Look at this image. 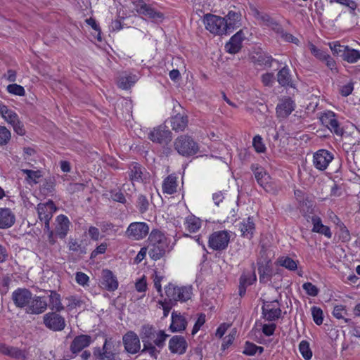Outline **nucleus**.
Instances as JSON below:
<instances>
[{
    "mask_svg": "<svg viewBox=\"0 0 360 360\" xmlns=\"http://www.w3.org/2000/svg\"><path fill=\"white\" fill-rule=\"evenodd\" d=\"M354 90V83L352 81L342 85L340 88V93L342 96H348Z\"/></svg>",
    "mask_w": 360,
    "mask_h": 360,
    "instance_id": "680f3d73",
    "label": "nucleus"
},
{
    "mask_svg": "<svg viewBox=\"0 0 360 360\" xmlns=\"http://www.w3.org/2000/svg\"><path fill=\"white\" fill-rule=\"evenodd\" d=\"M138 12L148 18L155 20H160L162 18L161 13L155 11L153 8L146 4L141 5L139 8Z\"/></svg>",
    "mask_w": 360,
    "mask_h": 360,
    "instance_id": "f704fd0d",
    "label": "nucleus"
},
{
    "mask_svg": "<svg viewBox=\"0 0 360 360\" xmlns=\"http://www.w3.org/2000/svg\"><path fill=\"white\" fill-rule=\"evenodd\" d=\"M257 277L255 271L249 274H243L240 278V284L249 286L256 281Z\"/></svg>",
    "mask_w": 360,
    "mask_h": 360,
    "instance_id": "de8ad7c7",
    "label": "nucleus"
},
{
    "mask_svg": "<svg viewBox=\"0 0 360 360\" xmlns=\"http://www.w3.org/2000/svg\"><path fill=\"white\" fill-rule=\"evenodd\" d=\"M175 150L183 156H190L197 153L198 146L189 136H181L174 142Z\"/></svg>",
    "mask_w": 360,
    "mask_h": 360,
    "instance_id": "20e7f679",
    "label": "nucleus"
},
{
    "mask_svg": "<svg viewBox=\"0 0 360 360\" xmlns=\"http://www.w3.org/2000/svg\"><path fill=\"white\" fill-rule=\"evenodd\" d=\"M142 352H148L149 354L154 358H157L158 354H159V351L155 348V345H154L152 342L147 343L143 345V349Z\"/></svg>",
    "mask_w": 360,
    "mask_h": 360,
    "instance_id": "69168bd1",
    "label": "nucleus"
},
{
    "mask_svg": "<svg viewBox=\"0 0 360 360\" xmlns=\"http://www.w3.org/2000/svg\"><path fill=\"white\" fill-rule=\"evenodd\" d=\"M172 322L169 326V329L173 333H179L184 331L187 326V320L186 317L178 311H173L172 313Z\"/></svg>",
    "mask_w": 360,
    "mask_h": 360,
    "instance_id": "412c9836",
    "label": "nucleus"
},
{
    "mask_svg": "<svg viewBox=\"0 0 360 360\" xmlns=\"http://www.w3.org/2000/svg\"><path fill=\"white\" fill-rule=\"evenodd\" d=\"M91 342V338L87 335H81L75 337L71 344L70 349L73 353H77L85 347H87Z\"/></svg>",
    "mask_w": 360,
    "mask_h": 360,
    "instance_id": "a878e982",
    "label": "nucleus"
},
{
    "mask_svg": "<svg viewBox=\"0 0 360 360\" xmlns=\"http://www.w3.org/2000/svg\"><path fill=\"white\" fill-rule=\"evenodd\" d=\"M230 237V232L228 231H214L209 237L208 246L213 250H223L227 248Z\"/></svg>",
    "mask_w": 360,
    "mask_h": 360,
    "instance_id": "39448f33",
    "label": "nucleus"
},
{
    "mask_svg": "<svg viewBox=\"0 0 360 360\" xmlns=\"http://www.w3.org/2000/svg\"><path fill=\"white\" fill-rule=\"evenodd\" d=\"M178 183L176 176L171 174L165 178L162 182V192L172 195L176 191Z\"/></svg>",
    "mask_w": 360,
    "mask_h": 360,
    "instance_id": "c85d7f7f",
    "label": "nucleus"
},
{
    "mask_svg": "<svg viewBox=\"0 0 360 360\" xmlns=\"http://www.w3.org/2000/svg\"><path fill=\"white\" fill-rule=\"evenodd\" d=\"M277 264L285 267L289 271H295L297 268V261L292 259L289 257H280L276 262Z\"/></svg>",
    "mask_w": 360,
    "mask_h": 360,
    "instance_id": "58836bf2",
    "label": "nucleus"
},
{
    "mask_svg": "<svg viewBox=\"0 0 360 360\" xmlns=\"http://www.w3.org/2000/svg\"><path fill=\"white\" fill-rule=\"evenodd\" d=\"M148 139L153 142L167 143L171 140V131L166 127L160 126L149 132Z\"/></svg>",
    "mask_w": 360,
    "mask_h": 360,
    "instance_id": "f3484780",
    "label": "nucleus"
},
{
    "mask_svg": "<svg viewBox=\"0 0 360 360\" xmlns=\"http://www.w3.org/2000/svg\"><path fill=\"white\" fill-rule=\"evenodd\" d=\"M102 286L108 291H115L118 288V281L112 272L108 269L102 271L101 281Z\"/></svg>",
    "mask_w": 360,
    "mask_h": 360,
    "instance_id": "5701e85b",
    "label": "nucleus"
},
{
    "mask_svg": "<svg viewBox=\"0 0 360 360\" xmlns=\"http://www.w3.org/2000/svg\"><path fill=\"white\" fill-rule=\"evenodd\" d=\"M205 323V314H200L197 321H195L194 326L192 330V335H194L196 334L198 330L200 329V328L204 325Z\"/></svg>",
    "mask_w": 360,
    "mask_h": 360,
    "instance_id": "0e129e2a",
    "label": "nucleus"
},
{
    "mask_svg": "<svg viewBox=\"0 0 360 360\" xmlns=\"http://www.w3.org/2000/svg\"><path fill=\"white\" fill-rule=\"evenodd\" d=\"M149 229L148 225L145 222H132L127 227L125 234L130 239L139 240L148 234Z\"/></svg>",
    "mask_w": 360,
    "mask_h": 360,
    "instance_id": "0eeeda50",
    "label": "nucleus"
},
{
    "mask_svg": "<svg viewBox=\"0 0 360 360\" xmlns=\"http://www.w3.org/2000/svg\"><path fill=\"white\" fill-rule=\"evenodd\" d=\"M251 169L254 172L255 177L257 183L266 191H270V176L266 172L264 169L257 165H252Z\"/></svg>",
    "mask_w": 360,
    "mask_h": 360,
    "instance_id": "aec40b11",
    "label": "nucleus"
},
{
    "mask_svg": "<svg viewBox=\"0 0 360 360\" xmlns=\"http://www.w3.org/2000/svg\"><path fill=\"white\" fill-rule=\"evenodd\" d=\"M295 108L294 101L290 97L281 98L276 108V115L278 118H286Z\"/></svg>",
    "mask_w": 360,
    "mask_h": 360,
    "instance_id": "2eb2a0df",
    "label": "nucleus"
},
{
    "mask_svg": "<svg viewBox=\"0 0 360 360\" xmlns=\"http://www.w3.org/2000/svg\"><path fill=\"white\" fill-rule=\"evenodd\" d=\"M32 292L27 288H18L12 292L11 300L17 308L25 309L32 299Z\"/></svg>",
    "mask_w": 360,
    "mask_h": 360,
    "instance_id": "f8f14e48",
    "label": "nucleus"
},
{
    "mask_svg": "<svg viewBox=\"0 0 360 360\" xmlns=\"http://www.w3.org/2000/svg\"><path fill=\"white\" fill-rule=\"evenodd\" d=\"M154 336L155 338H153L152 340V343L161 349L165 346L166 339L169 335L166 334L163 330H159L156 331Z\"/></svg>",
    "mask_w": 360,
    "mask_h": 360,
    "instance_id": "c03bdc74",
    "label": "nucleus"
},
{
    "mask_svg": "<svg viewBox=\"0 0 360 360\" xmlns=\"http://www.w3.org/2000/svg\"><path fill=\"white\" fill-rule=\"evenodd\" d=\"M264 349L262 347L257 346L256 345L247 342L245 345L243 353L246 355L252 356L256 353H262Z\"/></svg>",
    "mask_w": 360,
    "mask_h": 360,
    "instance_id": "49530a36",
    "label": "nucleus"
},
{
    "mask_svg": "<svg viewBox=\"0 0 360 360\" xmlns=\"http://www.w3.org/2000/svg\"><path fill=\"white\" fill-rule=\"evenodd\" d=\"M6 89L8 93L13 95L23 96L25 94V91L24 88L22 86L17 84H12L8 85Z\"/></svg>",
    "mask_w": 360,
    "mask_h": 360,
    "instance_id": "8fccbe9b",
    "label": "nucleus"
},
{
    "mask_svg": "<svg viewBox=\"0 0 360 360\" xmlns=\"http://www.w3.org/2000/svg\"><path fill=\"white\" fill-rule=\"evenodd\" d=\"M123 343L125 349L131 354H136L141 349L139 338L133 331H129L123 336Z\"/></svg>",
    "mask_w": 360,
    "mask_h": 360,
    "instance_id": "dca6fc26",
    "label": "nucleus"
},
{
    "mask_svg": "<svg viewBox=\"0 0 360 360\" xmlns=\"http://www.w3.org/2000/svg\"><path fill=\"white\" fill-rule=\"evenodd\" d=\"M226 34L233 31L241 25V15L240 13L230 11L225 16Z\"/></svg>",
    "mask_w": 360,
    "mask_h": 360,
    "instance_id": "393cba45",
    "label": "nucleus"
},
{
    "mask_svg": "<svg viewBox=\"0 0 360 360\" xmlns=\"http://www.w3.org/2000/svg\"><path fill=\"white\" fill-rule=\"evenodd\" d=\"M311 314L313 316L314 321L317 325H321L323 323V311L322 310L317 307H313L311 308Z\"/></svg>",
    "mask_w": 360,
    "mask_h": 360,
    "instance_id": "13d9d810",
    "label": "nucleus"
},
{
    "mask_svg": "<svg viewBox=\"0 0 360 360\" xmlns=\"http://www.w3.org/2000/svg\"><path fill=\"white\" fill-rule=\"evenodd\" d=\"M0 353L14 358H20L22 356V352L19 349L1 343H0Z\"/></svg>",
    "mask_w": 360,
    "mask_h": 360,
    "instance_id": "ea45409f",
    "label": "nucleus"
},
{
    "mask_svg": "<svg viewBox=\"0 0 360 360\" xmlns=\"http://www.w3.org/2000/svg\"><path fill=\"white\" fill-rule=\"evenodd\" d=\"M56 207L53 201L49 200L45 203H39L37 205V212L39 219L44 223V229L49 230V221Z\"/></svg>",
    "mask_w": 360,
    "mask_h": 360,
    "instance_id": "9b49d317",
    "label": "nucleus"
},
{
    "mask_svg": "<svg viewBox=\"0 0 360 360\" xmlns=\"http://www.w3.org/2000/svg\"><path fill=\"white\" fill-rule=\"evenodd\" d=\"M262 314L264 318L268 321H274L278 319L281 314L278 302L274 301L264 303L262 306Z\"/></svg>",
    "mask_w": 360,
    "mask_h": 360,
    "instance_id": "6ab92c4d",
    "label": "nucleus"
},
{
    "mask_svg": "<svg viewBox=\"0 0 360 360\" xmlns=\"http://www.w3.org/2000/svg\"><path fill=\"white\" fill-rule=\"evenodd\" d=\"M319 119L322 124L326 126L331 132L337 135L342 134V129L339 126L336 115L333 111L328 110L323 112L321 113Z\"/></svg>",
    "mask_w": 360,
    "mask_h": 360,
    "instance_id": "ddd939ff",
    "label": "nucleus"
},
{
    "mask_svg": "<svg viewBox=\"0 0 360 360\" xmlns=\"http://www.w3.org/2000/svg\"><path fill=\"white\" fill-rule=\"evenodd\" d=\"M45 326L53 331H61L65 327V319L56 312H49L43 317Z\"/></svg>",
    "mask_w": 360,
    "mask_h": 360,
    "instance_id": "9d476101",
    "label": "nucleus"
},
{
    "mask_svg": "<svg viewBox=\"0 0 360 360\" xmlns=\"http://www.w3.org/2000/svg\"><path fill=\"white\" fill-rule=\"evenodd\" d=\"M136 82L135 75L121 76L118 81V86L122 89L130 88Z\"/></svg>",
    "mask_w": 360,
    "mask_h": 360,
    "instance_id": "a19ab883",
    "label": "nucleus"
},
{
    "mask_svg": "<svg viewBox=\"0 0 360 360\" xmlns=\"http://www.w3.org/2000/svg\"><path fill=\"white\" fill-rule=\"evenodd\" d=\"M299 350L302 357L306 360H309L312 356V352L309 347V344L306 340H302L299 345Z\"/></svg>",
    "mask_w": 360,
    "mask_h": 360,
    "instance_id": "a18cd8bd",
    "label": "nucleus"
},
{
    "mask_svg": "<svg viewBox=\"0 0 360 360\" xmlns=\"http://www.w3.org/2000/svg\"><path fill=\"white\" fill-rule=\"evenodd\" d=\"M11 136L10 131L6 127L0 126V146L7 144Z\"/></svg>",
    "mask_w": 360,
    "mask_h": 360,
    "instance_id": "5fc2aeb1",
    "label": "nucleus"
},
{
    "mask_svg": "<svg viewBox=\"0 0 360 360\" xmlns=\"http://www.w3.org/2000/svg\"><path fill=\"white\" fill-rule=\"evenodd\" d=\"M188 124V117L186 115L177 114L171 119V126L173 130L176 131H183Z\"/></svg>",
    "mask_w": 360,
    "mask_h": 360,
    "instance_id": "c756f323",
    "label": "nucleus"
},
{
    "mask_svg": "<svg viewBox=\"0 0 360 360\" xmlns=\"http://www.w3.org/2000/svg\"><path fill=\"white\" fill-rule=\"evenodd\" d=\"M245 39L243 30L237 32L226 44L225 49L230 53H236L241 49V44Z\"/></svg>",
    "mask_w": 360,
    "mask_h": 360,
    "instance_id": "4be33fe9",
    "label": "nucleus"
},
{
    "mask_svg": "<svg viewBox=\"0 0 360 360\" xmlns=\"http://www.w3.org/2000/svg\"><path fill=\"white\" fill-rule=\"evenodd\" d=\"M56 221H57V225L56 227V234L60 238H63L67 236V234L69 231L70 220L66 216H65L63 214H60L57 217Z\"/></svg>",
    "mask_w": 360,
    "mask_h": 360,
    "instance_id": "cd10ccee",
    "label": "nucleus"
},
{
    "mask_svg": "<svg viewBox=\"0 0 360 360\" xmlns=\"http://www.w3.org/2000/svg\"><path fill=\"white\" fill-rule=\"evenodd\" d=\"M238 226L243 237L248 238H251L252 237L255 229V224L252 217H249L244 219L239 223Z\"/></svg>",
    "mask_w": 360,
    "mask_h": 360,
    "instance_id": "bb28decb",
    "label": "nucleus"
},
{
    "mask_svg": "<svg viewBox=\"0 0 360 360\" xmlns=\"http://www.w3.org/2000/svg\"><path fill=\"white\" fill-rule=\"evenodd\" d=\"M309 49L311 53L313 54V56L320 60H323V59H325L328 55V53L326 51L318 49L312 43L309 44Z\"/></svg>",
    "mask_w": 360,
    "mask_h": 360,
    "instance_id": "3c124183",
    "label": "nucleus"
},
{
    "mask_svg": "<svg viewBox=\"0 0 360 360\" xmlns=\"http://www.w3.org/2000/svg\"><path fill=\"white\" fill-rule=\"evenodd\" d=\"M21 172L26 175L25 181L29 185L37 184L39 179L42 176L40 170H31L27 169H21Z\"/></svg>",
    "mask_w": 360,
    "mask_h": 360,
    "instance_id": "c9c22d12",
    "label": "nucleus"
},
{
    "mask_svg": "<svg viewBox=\"0 0 360 360\" xmlns=\"http://www.w3.org/2000/svg\"><path fill=\"white\" fill-rule=\"evenodd\" d=\"M273 61H274L273 58L271 56L265 53L259 55L258 57L255 59V64L264 68L271 67Z\"/></svg>",
    "mask_w": 360,
    "mask_h": 360,
    "instance_id": "37998d69",
    "label": "nucleus"
},
{
    "mask_svg": "<svg viewBox=\"0 0 360 360\" xmlns=\"http://www.w3.org/2000/svg\"><path fill=\"white\" fill-rule=\"evenodd\" d=\"M168 347L172 354H184L186 352L188 343L184 337L174 335L169 340Z\"/></svg>",
    "mask_w": 360,
    "mask_h": 360,
    "instance_id": "a211bd4d",
    "label": "nucleus"
},
{
    "mask_svg": "<svg viewBox=\"0 0 360 360\" xmlns=\"http://www.w3.org/2000/svg\"><path fill=\"white\" fill-rule=\"evenodd\" d=\"M118 344L111 338L105 339L103 348L94 351V355L101 360H116Z\"/></svg>",
    "mask_w": 360,
    "mask_h": 360,
    "instance_id": "423d86ee",
    "label": "nucleus"
},
{
    "mask_svg": "<svg viewBox=\"0 0 360 360\" xmlns=\"http://www.w3.org/2000/svg\"><path fill=\"white\" fill-rule=\"evenodd\" d=\"M15 222L14 212L8 207L0 208V229H6L11 228Z\"/></svg>",
    "mask_w": 360,
    "mask_h": 360,
    "instance_id": "b1692460",
    "label": "nucleus"
},
{
    "mask_svg": "<svg viewBox=\"0 0 360 360\" xmlns=\"http://www.w3.org/2000/svg\"><path fill=\"white\" fill-rule=\"evenodd\" d=\"M184 226L189 233H195L201 227V220L194 215H189L185 218Z\"/></svg>",
    "mask_w": 360,
    "mask_h": 360,
    "instance_id": "7c9ffc66",
    "label": "nucleus"
},
{
    "mask_svg": "<svg viewBox=\"0 0 360 360\" xmlns=\"http://www.w3.org/2000/svg\"><path fill=\"white\" fill-rule=\"evenodd\" d=\"M330 48L334 54H338L342 58L346 46L341 45L338 41H334L330 44Z\"/></svg>",
    "mask_w": 360,
    "mask_h": 360,
    "instance_id": "052dcab7",
    "label": "nucleus"
},
{
    "mask_svg": "<svg viewBox=\"0 0 360 360\" xmlns=\"http://www.w3.org/2000/svg\"><path fill=\"white\" fill-rule=\"evenodd\" d=\"M252 146L256 152L259 153H264L266 150L262 138L259 135H257L253 138Z\"/></svg>",
    "mask_w": 360,
    "mask_h": 360,
    "instance_id": "603ef678",
    "label": "nucleus"
},
{
    "mask_svg": "<svg viewBox=\"0 0 360 360\" xmlns=\"http://www.w3.org/2000/svg\"><path fill=\"white\" fill-rule=\"evenodd\" d=\"M148 254L153 260L162 258L169 246L167 237L160 231L153 230L148 237Z\"/></svg>",
    "mask_w": 360,
    "mask_h": 360,
    "instance_id": "f257e3e1",
    "label": "nucleus"
},
{
    "mask_svg": "<svg viewBox=\"0 0 360 360\" xmlns=\"http://www.w3.org/2000/svg\"><path fill=\"white\" fill-rule=\"evenodd\" d=\"M50 309L56 312H60L64 310L65 307L61 302V297L56 291H51L49 295Z\"/></svg>",
    "mask_w": 360,
    "mask_h": 360,
    "instance_id": "2f4dec72",
    "label": "nucleus"
},
{
    "mask_svg": "<svg viewBox=\"0 0 360 360\" xmlns=\"http://www.w3.org/2000/svg\"><path fill=\"white\" fill-rule=\"evenodd\" d=\"M334 159L332 153L325 149H320L314 153L313 165L319 171L326 170Z\"/></svg>",
    "mask_w": 360,
    "mask_h": 360,
    "instance_id": "1a4fd4ad",
    "label": "nucleus"
},
{
    "mask_svg": "<svg viewBox=\"0 0 360 360\" xmlns=\"http://www.w3.org/2000/svg\"><path fill=\"white\" fill-rule=\"evenodd\" d=\"M75 281L77 284L82 287L89 286V277L83 272L78 271L75 274Z\"/></svg>",
    "mask_w": 360,
    "mask_h": 360,
    "instance_id": "4d7b16f0",
    "label": "nucleus"
},
{
    "mask_svg": "<svg viewBox=\"0 0 360 360\" xmlns=\"http://www.w3.org/2000/svg\"><path fill=\"white\" fill-rule=\"evenodd\" d=\"M203 22L206 30L213 34L223 35L226 34V20L222 17L206 14L203 18Z\"/></svg>",
    "mask_w": 360,
    "mask_h": 360,
    "instance_id": "7ed1b4c3",
    "label": "nucleus"
},
{
    "mask_svg": "<svg viewBox=\"0 0 360 360\" xmlns=\"http://www.w3.org/2000/svg\"><path fill=\"white\" fill-rule=\"evenodd\" d=\"M236 334V330H233L228 335H226L222 343L223 349L228 348L233 342Z\"/></svg>",
    "mask_w": 360,
    "mask_h": 360,
    "instance_id": "774afa93",
    "label": "nucleus"
},
{
    "mask_svg": "<svg viewBox=\"0 0 360 360\" xmlns=\"http://www.w3.org/2000/svg\"><path fill=\"white\" fill-rule=\"evenodd\" d=\"M138 207L141 212H145L148 207V201L146 196L141 195L138 198Z\"/></svg>",
    "mask_w": 360,
    "mask_h": 360,
    "instance_id": "338daca9",
    "label": "nucleus"
},
{
    "mask_svg": "<svg viewBox=\"0 0 360 360\" xmlns=\"http://www.w3.org/2000/svg\"><path fill=\"white\" fill-rule=\"evenodd\" d=\"M278 82L283 86H292L291 75L287 66L283 67L277 74Z\"/></svg>",
    "mask_w": 360,
    "mask_h": 360,
    "instance_id": "4c0bfd02",
    "label": "nucleus"
},
{
    "mask_svg": "<svg viewBox=\"0 0 360 360\" xmlns=\"http://www.w3.org/2000/svg\"><path fill=\"white\" fill-rule=\"evenodd\" d=\"M153 279L154 283V287L157 290L158 292L162 294V285L161 283L164 279V276L160 275L158 272L155 271L153 275Z\"/></svg>",
    "mask_w": 360,
    "mask_h": 360,
    "instance_id": "e2e57ef3",
    "label": "nucleus"
},
{
    "mask_svg": "<svg viewBox=\"0 0 360 360\" xmlns=\"http://www.w3.org/2000/svg\"><path fill=\"white\" fill-rule=\"evenodd\" d=\"M330 4H338L342 6H344L348 8L349 13L352 15H355V11L358 6L357 4L353 0H330Z\"/></svg>",
    "mask_w": 360,
    "mask_h": 360,
    "instance_id": "79ce46f5",
    "label": "nucleus"
},
{
    "mask_svg": "<svg viewBox=\"0 0 360 360\" xmlns=\"http://www.w3.org/2000/svg\"><path fill=\"white\" fill-rule=\"evenodd\" d=\"M48 307V303L45 297L32 295V299L25 311L28 314L39 315L43 314Z\"/></svg>",
    "mask_w": 360,
    "mask_h": 360,
    "instance_id": "6e6552de",
    "label": "nucleus"
},
{
    "mask_svg": "<svg viewBox=\"0 0 360 360\" xmlns=\"http://www.w3.org/2000/svg\"><path fill=\"white\" fill-rule=\"evenodd\" d=\"M155 333L156 330L153 327L148 325L143 326L140 332L143 344L151 343L153 338H155Z\"/></svg>",
    "mask_w": 360,
    "mask_h": 360,
    "instance_id": "72a5a7b5",
    "label": "nucleus"
},
{
    "mask_svg": "<svg viewBox=\"0 0 360 360\" xmlns=\"http://www.w3.org/2000/svg\"><path fill=\"white\" fill-rule=\"evenodd\" d=\"M252 13L255 18L257 20L259 23L272 27L277 26V24L269 17V15L262 13L256 8H252Z\"/></svg>",
    "mask_w": 360,
    "mask_h": 360,
    "instance_id": "473e14b6",
    "label": "nucleus"
},
{
    "mask_svg": "<svg viewBox=\"0 0 360 360\" xmlns=\"http://www.w3.org/2000/svg\"><path fill=\"white\" fill-rule=\"evenodd\" d=\"M302 288L305 290L306 293L311 297L318 295L319 292V288L310 282L304 283L302 285Z\"/></svg>",
    "mask_w": 360,
    "mask_h": 360,
    "instance_id": "6e6d98bb",
    "label": "nucleus"
},
{
    "mask_svg": "<svg viewBox=\"0 0 360 360\" xmlns=\"http://www.w3.org/2000/svg\"><path fill=\"white\" fill-rule=\"evenodd\" d=\"M129 177L132 181H139L141 179L142 171L139 164H134L131 167Z\"/></svg>",
    "mask_w": 360,
    "mask_h": 360,
    "instance_id": "09e8293b",
    "label": "nucleus"
},
{
    "mask_svg": "<svg viewBox=\"0 0 360 360\" xmlns=\"http://www.w3.org/2000/svg\"><path fill=\"white\" fill-rule=\"evenodd\" d=\"M342 58L349 63H355L360 59V51L346 46Z\"/></svg>",
    "mask_w": 360,
    "mask_h": 360,
    "instance_id": "e433bc0d",
    "label": "nucleus"
},
{
    "mask_svg": "<svg viewBox=\"0 0 360 360\" xmlns=\"http://www.w3.org/2000/svg\"><path fill=\"white\" fill-rule=\"evenodd\" d=\"M333 316L338 319H344L347 322L345 316L347 315V310L342 305H337L334 307L333 311Z\"/></svg>",
    "mask_w": 360,
    "mask_h": 360,
    "instance_id": "bf43d9fd",
    "label": "nucleus"
},
{
    "mask_svg": "<svg viewBox=\"0 0 360 360\" xmlns=\"http://www.w3.org/2000/svg\"><path fill=\"white\" fill-rule=\"evenodd\" d=\"M1 115L7 123L13 127L14 131L18 134L20 136L25 134V130L23 124L20 121L18 115L14 111L8 109L6 106L5 110H4V112H2Z\"/></svg>",
    "mask_w": 360,
    "mask_h": 360,
    "instance_id": "4468645a",
    "label": "nucleus"
},
{
    "mask_svg": "<svg viewBox=\"0 0 360 360\" xmlns=\"http://www.w3.org/2000/svg\"><path fill=\"white\" fill-rule=\"evenodd\" d=\"M65 300L68 301L67 308L69 311L80 307L82 304V301L75 295L65 297Z\"/></svg>",
    "mask_w": 360,
    "mask_h": 360,
    "instance_id": "864d4df0",
    "label": "nucleus"
},
{
    "mask_svg": "<svg viewBox=\"0 0 360 360\" xmlns=\"http://www.w3.org/2000/svg\"><path fill=\"white\" fill-rule=\"evenodd\" d=\"M167 298L170 302H185L193 295V288L191 285L178 286L169 283L165 287Z\"/></svg>",
    "mask_w": 360,
    "mask_h": 360,
    "instance_id": "f03ea898",
    "label": "nucleus"
}]
</instances>
